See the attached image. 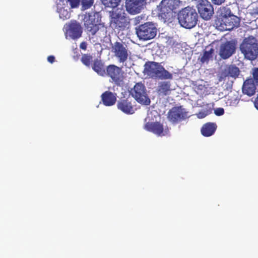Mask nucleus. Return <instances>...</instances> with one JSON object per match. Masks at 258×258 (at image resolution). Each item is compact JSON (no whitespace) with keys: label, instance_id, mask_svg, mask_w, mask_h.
I'll return each instance as SVG.
<instances>
[{"label":"nucleus","instance_id":"32","mask_svg":"<svg viewBox=\"0 0 258 258\" xmlns=\"http://www.w3.org/2000/svg\"><path fill=\"white\" fill-rule=\"evenodd\" d=\"M215 114L217 116H221L224 114V109L223 108H217L214 110Z\"/></svg>","mask_w":258,"mask_h":258},{"label":"nucleus","instance_id":"24","mask_svg":"<svg viewBox=\"0 0 258 258\" xmlns=\"http://www.w3.org/2000/svg\"><path fill=\"white\" fill-rule=\"evenodd\" d=\"M227 76L236 78L239 75V68L235 65H230L226 70Z\"/></svg>","mask_w":258,"mask_h":258},{"label":"nucleus","instance_id":"9","mask_svg":"<svg viewBox=\"0 0 258 258\" xmlns=\"http://www.w3.org/2000/svg\"><path fill=\"white\" fill-rule=\"evenodd\" d=\"M112 49L119 62H124L127 59L128 53L126 45L121 42H115Z\"/></svg>","mask_w":258,"mask_h":258},{"label":"nucleus","instance_id":"4","mask_svg":"<svg viewBox=\"0 0 258 258\" xmlns=\"http://www.w3.org/2000/svg\"><path fill=\"white\" fill-rule=\"evenodd\" d=\"M157 28L152 22H146L136 28V34L140 40H149L157 35Z\"/></svg>","mask_w":258,"mask_h":258},{"label":"nucleus","instance_id":"25","mask_svg":"<svg viewBox=\"0 0 258 258\" xmlns=\"http://www.w3.org/2000/svg\"><path fill=\"white\" fill-rule=\"evenodd\" d=\"M81 61L83 64L87 67H90L93 63V56L90 53H86L82 55Z\"/></svg>","mask_w":258,"mask_h":258},{"label":"nucleus","instance_id":"5","mask_svg":"<svg viewBox=\"0 0 258 258\" xmlns=\"http://www.w3.org/2000/svg\"><path fill=\"white\" fill-rule=\"evenodd\" d=\"M130 93L138 103L145 105L150 104V99L147 94L145 86L142 83H136Z\"/></svg>","mask_w":258,"mask_h":258},{"label":"nucleus","instance_id":"2","mask_svg":"<svg viewBox=\"0 0 258 258\" xmlns=\"http://www.w3.org/2000/svg\"><path fill=\"white\" fill-rule=\"evenodd\" d=\"M241 53L245 59L255 60L258 56V41L256 38L250 35L245 38L239 46Z\"/></svg>","mask_w":258,"mask_h":258},{"label":"nucleus","instance_id":"34","mask_svg":"<svg viewBox=\"0 0 258 258\" xmlns=\"http://www.w3.org/2000/svg\"><path fill=\"white\" fill-rule=\"evenodd\" d=\"M87 46V44L86 42L84 41L81 43L80 45V47L81 49L83 50H86Z\"/></svg>","mask_w":258,"mask_h":258},{"label":"nucleus","instance_id":"13","mask_svg":"<svg viewBox=\"0 0 258 258\" xmlns=\"http://www.w3.org/2000/svg\"><path fill=\"white\" fill-rule=\"evenodd\" d=\"M146 0H126V11L131 14L139 13L146 4Z\"/></svg>","mask_w":258,"mask_h":258},{"label":"nucleus","instance_id":"14","mask_svg":"<svg viewBox=\"0 0 258 258\" xmlns=\"http://www.w3.org/2000/svg\"><path fill=\"white\" fill-rule=\"evenodd\" d=\"M236 50L234 43L231 41H226L221 44L219 51V55L224 59L229 58L233 54Z\"/></svg>","mask_w":258,"mask_h":258},{"label":"nucleus","instance_id":"27","mask_svg":"<svg viewBox=\"0 0 258 258\" xmlns=\"http://www.w3.org/2000/svg\"><path fill=\"white\" fill-rule=\"evenodd\" d=\"M214 52V49L213 48H211L209 51H205L201 58V62L202 63L208 62L210 59L212 58Z\"/></svg>","mask_w":258,"mask_h":258},{"label":"nucleus","instance_id":"3","mask_svg":"<svg viewBox=\"0 0 258 258\" xmlns=\"http://www.w3.org/2000/svg\"><path fill=\"white\" fill-rule=\"evenodd\" d=\"M198 15L195 9L187 7L178 14V20L180 25L186 29L194 27L198 21Z\"/></svg>","mask_w":258,"mask_h":258},{"label":"nucleus","instance_id":"30","mask_svg":"<svg viewBox=\"0 0 258 258\" xmlns=\"http://www.w3.org/2000/svg\"><path fill=\"white\" fill-rule=\"evenodd\" d=\"M59 17L63 20H67L70 18V14L67 10L60 9L59 10Z\"/></svg>","mask_w":258,"mask_h":258},{"label":"nucleus","instance_id":"11","mask_svg":"<svg viewBox=\"0 0 258 258\" xmlns=\"http://www.w3.org/2000/svg\"><path fill=\"white\" fill-rule=\"evenodd\" d=\"M173 0H162L158 6L159 16L167 19L174 8Z\"/></svg>","mask_w":258,"mask_h":258},{"label":"nucleus","instance_id":"35","mask_svg":"<svg viewBox=\"0 0 258 258\" xmlns=\"http://www.w3.org/2000/svg\"><path fill=\"white\" fill-rule=\"evenodd\" d=\"M47 60L51 63H52L55 60V57L53 55H49L47 57Z\"/></svg>","mask_w":258,"mask_h":258},{"label":"nucleus","instance_id":"12","mask_svg":"<svg viewBox=\"0 0 258 258\" xmlns=\"http://www.w3.org/2000/svg\"><path fill=\"white\" fill-rule=\"evenodd\" d=\"M106 75L110 77L117 85H120L122 82L121 69L114 64H110L107 67Z\"/></svg>","mask_w":258,"mask_h":258},{"label":"nucleus","instance_id":"19","mask_svg":"<svg viewBox=\"0 0 258 258\" xmlns=\"http://www.w3.org/2000/svg\"><path fill=\"white\" fill-rule=\"evenodd\" d=\"M68 33L70 37L73 39L80 38L82 33V30L80 25L76 22L72 23L69 26Z\"/></svg>","mask_w":258,"mask_h":258},{"label":"nucleus","instance_id":"8","mask_svg":"<svg viewBox=\"0 0 258 258\" xmlns=\"http://www.w3.org/2000/svg\"><path fill=\"white\" fill-rule=\"evenodd\" d=\"M187 112L181 106L172 107L168 112L167 118L172 123H177L187 117Z\"/></svg>","mask_w":258,"mask_h":258},{"label":"nucleus","instance_id":"33","mask_svg":"<svg viewBox=\"0 0 258 258\" xmlns=\"http://www.w3.org/2000/svg\"><path fill=\"white\" fill-rule=\"evenodd\" d=\"M211 1L215 5H220L222 3H224L225 0H211Z\"/></svg>","mask_w":258,"mask_h":258},{"label":"nucleus","instance_id":"29","mask_svg":"<svg viewBox=\"0 0 258 258\" xmlns=\"http://www.w3.org/2000/svg\"><path fill=\"white\" fill-rule=\"evenodd\" d=\"M94 0H81L82 10H86L90 9L93 5Z\"/></svg>","mask_w":258,"mask_h":258},{"label":"nucleus","instance_id":"22","mask_svg":"<svg viewBox=\"0 0 258 258\" xmlns=\"http://www.w3.org/2000/svg\"><path fill=\"white\" fill-rule=\"evenodd\" d=\"M171 83L168 81H162L158 84L157 92L159 96H165L170 94Z\"/></svg>","mask_w":258,"mask_h":258},{"label":"nucleus","instance_id":"21","mask_svg":"<svg viewBox=\"0 0 258 258\" xmlns=\"http://www.w3.org/2000/svg\"><path fill=\"white\" fill-rule=\"evenodd\" d=\"M217 126L216 123L207 122L202 127L201 132L202 135L206 137L212 136L215 132Z\"/></svg>","mask_w":258,"mask_h":258},{"label":"nucleus","instance_id":"20","mask_svg":"<svg viewBox=\"0 0 258 258\" xmlns=\"http://www.w3.org/2000/svg\"><path fill=\"white\" fill-rule=\"evenodd\" d=\"M256 85L252 79H248L246 80L243 83L242 87V92L244 94L249 96H251L255 93Z\"/></svg>","mask_w":258,"mask_h":258},{"label":"nucleus","instance_id":"1","mask_svg":"<svg viewBox=\"0 0 258 258\" xmlns=\"http://www.w3.org/2000/svg\"><path fill=\"white\" fill-rule=\"evenodd\" d=\"M144 72L149 78L154 80H171L172 74L166 70L161 63L147 61L144 65Z\"/></svg>","mask_w":258,"mask_h":258},{"label":"nucleus","instance_id":"6","mask_svg":"<svg viewBox=\"0 0 258 258\" xmlns=\"http://www.w3.org/2000/svg\"><path fill=\"white\" fill-rule=\"evenodd\" d=\"M124 11L117 9L116 11H112L110 25L114 29L118 30H124L128 25L129 22L125 16Z\"/></svg>","mask_w":258,"mask_h":258},{"label":"nucleus","instance_id":"10","mask_svg":"<svg viewBox=\"0 0 258 258\" xmlns=\"http://www.w3.org/2000/svg\"><path fill=\"white\" fill-rule=\"evenodd\" d=\"M198 9L201 17L206 20H209L214 13L212 5L207 0H201L198 5Z\"/></svg>","mask_w":258,"mask_h":258},{"label":"nucleus","instance_id":"18","mask_svg":"<svg viewBox=\"0 0 258 258\" xmlns=\"http://www.w3.org/2000/svg\"><path fill=\"white\" fill-rule=\"evenodd\" d=\"M103 104L106 106L114 105L116 101L117 95L109 91H106L101 96Z\"/></svg>","mask_w":258,"mask_h":258},{"label":"nucleus","instance_id":"16","mask_svg":"<svg viewBox=\"0 0 258 258\" xmlns=\"http://www.w3.org/2000/svg\"><path fill=\"white\" fill-rule=\"evenodd\" d=\"M118 109L127 114L134 113V107L131 100L129 98H121L117 103Z\"/></svg>","mask_w":258,"mask_h":258},{"label":"nucleus","instance_id":"17","mask_svg":"<svg viewBox=\"0 0 258 258\" xmlns=\"http://www.w3.org/2000/svg\"><path fill=\"white\" fill-rule=\"evenodd\" d=\"M92 16L90 15H85L84 21V25L87 31L92 35H94L99 30L98 25L95 23L94 19L91 18Z\"/></svg>","mask_w":258,"mask_h":258},{"label":"nucleus","instance_id":"31","mask_svg":"<svg viewBox=\"0 0 258 258\" xmlns=\"http://www.w3.org/2000/svg\"><path fill=\"white\" fill-rule=\"evenodd\" d=\"M67 2L69 3L71 8H76L79 7L81 0H67Z\"/></svg>","mask_w":258,"mask_h":258},{"label":"nucleus","instance_id":"15","mask_svg":"<svg viewBox=\"0 0 258 258\" xmlns=\"http://www.w3.org/2000/svg\"><path fill=\"white\" fill-rule=\"evenodd\" d=\"M145 128L158 136H163L167 134L168 130L164 129L163 125L159 122H148L145 125Z\"/></svg>","mask_w":258,"mask_h":258},{"label":"nucleus","instance_id":"23","mask_svg":"<svg viewBox=\"0 0 258 258\" xmlns=\"http://www.w3.org/2000/svg\"><path fill=\"white\" fill-rule=\"evenodd\" d=\"M92 68L98 75L101 76L106 75V69L104 63L100 59L97 58L94 60Z\"/></svg>","mask_w":258,"mask_h":258},{"label":"nucleus","instance_id":"7","mask_svg":"<svg viewBox=\"0 0 258 258\" xmlns=\"http://www.w3.org/2000/svg\"><path fill=\"white\" fill-rule=\"evenodd\" d=\"M216 24L221 31H230L234 28L239 27L240 19L232 14L222 19H217L216 21Z\"/></svg>","mask_w":258,"mask_h":258},{"label":"nucleus","instance_id":"26","mask_svg":"<svg viewBox=\"0 0 258 258\" xmlns=\"http://www.w3.org/2000/svg\"><path fill=\"white\" fill-rule=\"evenodd\" d=\"M102 4L106 7L115 8L119 4L121 0H100Z\"/></svg>","mask_w":258,"mask_h":258},{"label":"nucleus","instance_id":"36","mask_svg":"<svg viewBox=\"0 0 258 258\" xmlns=\"http://www.w3.org/2000/svg\"><path fill=\"white\" fill-rule=\"evenodd\" d=\"M201 114V113H200L198 115V117L199 118H203V117H204L205 116V115L204 114V113H202V115H201V116H200V115Z\"/></svg>","mask_w":258,"mask_h":258},{"label":"nucleus","instance_id":"28","mask_svg":"<svg viewBox=\"0 0 258 258\" xmlns=\"http://www.w3.org/2000/svg\"><path fill=\"white\" fill-rule=\"evenodd\" d=\"M219 15L218 19H222V18L232 15L230 9L226 7L220 8L219 10Z\"/></svg>","mask_w":258,"mask_h":258}]
</instances>
